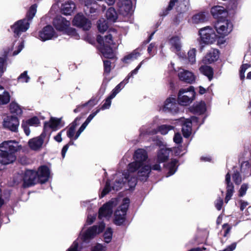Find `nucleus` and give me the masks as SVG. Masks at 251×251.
Listing matches in <instances>:
<instances>
[{"mask_svg": "<svg viewBox=\"0 0 251 251\" xmlns=\"http://www.w3.org/2000/svg\"><path fill=\"white\" fill-rule=\"evenodd\" d=\"M120 34L114 29L108 30L104 37L98 35L97 41L100 44V50L102 55L107 58H113L114 52L110 45L115 44V41L119 38Z\"/></svg>", "mask_w": 251, "mask_h": 251, "instance_id": "nucleus-3", "label": "nucleus"}, {"mask_svg": "<svg viewBox=\"0 0 251 251\" xmlns=\"http://www.w3.org/2000/svg\"><path fill=\"white\" fill-rule=\"evenodd\" d=\"M108 22L104 19L100 20L98 23V27L100 32L103 33L108 29Z\"/></svg>", "mask_w": 251, "mask_h": 251, "instance_id": "nucleus-45", "label": "nucleus"}, {"mask_svg": "<svg viewBox=\"0 0 251 251\" xmlns=\"http://www.w3.org/2000/svg\"><path fill=\"white\" fill-rule=\"evenodd\" d=\"M250 67V65L248 64H243L240 71V76L241 79H243L245 78V73L247 69Z\"/></svg>", "mask_w": 251, "mask_h": 251, "instance_id": "nucleus-55", "label": "nucleus"}, {"mask_svg": "<svg viewBox=\"0 0 251 251\" xmlns=\"http://www.w3.org/2000/svg\"><path fill=\"white\" fill-rule=\"evenodd\" d=\"M248 188V184L247 183H243L241 185L240 189L239 190V196L240 197H243L246 194V191Z\"/></svg>", "mask_w": 251, "mask_h": 251, "instance_id": "nucleus-53", "label": "nucleus"}, {"mask_svg": "<svg viewBox=\"0 0 251 251\" xmlns=\"http://www.w3.org/2000/svg\"><path fill=\"white\" fill-rule=\"evenodd\" d=\"M112 230L110 228H108L104 234V239L106 243H109L112 239Z\"/></svg>", "mask_w": 251, "mask_h": 251, "instance_id": "nucleus-50", "label": "nucleus"}, {"mask_svg": "<svg viewBox=\"0 0 251 251\" xmlns=\"http://www.w3.org/2000/svg\"><path fill=\"white\" fill-rule=\"evenodd\" d=\"M30 79V76L27 75V71H25L22 73L17 78L19 83H28Z\"/></svg>", "mask_w": 251, "mask_h": 251, "instance_id": "nucleus-44", "label": "nucleus"}, {"mask_svg": "<svg viewBox=\"0 0 251 251\" xmlns=\"http://www.w3.org/2000/svg\"><path fill=\"white\" fill-rule=\"evenodd\" d=\"M162 110L172 113H176L178 110V105L175 98H168L164 102Z\"/></svg>", "mask_w": 251, "mask_h": 251, "instance_id": "nucleus-21", "label": "nucleus"}, {"mask_svg": "<svg viewBox=\"0 0 251 251\" xmlns=\"http://www.w3.org/2000/svg\"><path fill=\"white\" fill-rule=\"evenodd\" d=\"M140 55V53L138 51L135 50L131 53L125 56L123 59V61L125 63H129L135 59H137Z\"/></svg>", "mask_w": 251, "mask_h": 251, "instance_id": "nucleus-39", "label": "nucleus"}, {"mask_svg": "<svg viewBox=\"0 0 251 251\" xmlns=\"http://www.w3.org/2000/svg\"><path fill=\"white\" fill-rule=\"evenodd\" d=\"M29 27V22L26 19L19 20L11 25V28L14 35L19 36L22 32H25Z\"/></svg>", "mask_w": 251, "mask_h": 251, "instance_id": "nucleus-14", "label": "nucleus"}, {"mask_svg": "<svg viewBox=\"0 0 251 251\" xmlns=\"http://www.w3.org/2000/svg\"><path fill=\"white\" fill-rule=\"evenodd\" d=\"M171 150L166 147L161 148L157 152V162L158 163L164 162L168 160Z\"/></svg>", "mask_w": 251, "mask_h": 251, "instance_id": "nucleus-30", "label": "nucleus"}, {"mask_svg": "<svg viewBox=\"0 0 251 251\" xmlns=\"http://www.w3.org/2000/svg\"><path fill=\"white\" fill-rule=\"evenodd\" d=\"M36 8L37 6L35 4H34L30 7L26 15V19L28 20V22L32 20L35 16L37 11Z\"/></svg>", "mask_w": 251, "mask_h": 251, "instance_id": "nucleus-48", "label": "nucleus"}, {"mask_svg": "<svg viewBox=\"0 0 251 251\" xmlns=\"http://www.w3.org/2000/svg\"><path fill=\"white\" fill-rule=\"evenodd\" d=\"M24 45L23 41H21L18 44L17 50H15L13 52V55H16L18 54L22 50V49L24 48Z\"/></svg>", "mask_w": 251, "mask_h": 251, "instance_id": "nucleus-59", "label": "nucleus"}, {"mask_svg": "<svg viewBox=\"0 0 251 251\" xmlns=\"http://www.w3.org/2000/svg\"><path fill=\"white\" fill-rule=\"evenodd\" d=\"M40 124V121L39 119L35 116L31 118L26 120L25 123H23L22 125V126L24 129L25 134L28 136L30 134V131L29 128V126H37Z\"/></svg>", "mask_w": 251, "mask_h": 251, "instance_id": "nucleus-25", "label": "nucleus"}, {"mask_svg": "<svg viewBox=\"0 0 251 251\" xmlns=\"http://www.w3.org/2000/svg\"><path fill=\"white\" fill-rule=\"evenodd\" d=\"M104 71L109 73L110 71L111 62L108 60L103 61Z\"/></svg>", "mask_w": 251, "mask_h": 251, "instance_id": "nucleus-58", "label": "nucleus"}, {"mask_svg": "<svg viewBox=\"0 0 251 251\" xmlns=\"http://www.w3.org/2000/svg\"><path fill=\"white\" fill-rule=\"evenodd\" d=\"M219 57V52L218 50L216 49H211L210 50L202 59V62L204 64H211L217 61Z\"/></svg>", "mask_w": 251, "mask_h": 251, "instance_id": "nucleus-26", "label": "nucleus"}, {"mask_svg": "<svg viewBox=\"0 0 251 251\" xmlns=\"http://www.w3.org/2000/svg\"><path fill=\"white\" fill-rule=\"evenodd\" d=\"M130 200L128 198H124L122 204L116 209L114 215V222L118 226L122 225L126 220V211L128 208Z\"/></svg>", "mask_w": 251, "mask_h": 251, "instance_id": "nucleus-7", "label": "nucleus"}, {"mask_svg": "<svg viewBox=\"0 0 251 251\" xmlns=\"http://www.w3.org/2000/svg\"><path fill=\"white\" fill-rule=\"evenodd\" d=\"M226 194L225 202L227 203L232 197L234 192V186L230 181V175L228 173L226 176Z\"/></svg>", "mask_w": 251, "mask_h": 251, "instance_id": "nucleus-27", "label": "nucleus"}, {"mask_svg": "<svg viewBox=\"0 0 251 251\" xmlns=\"http://www.w3.org/2000/svg\"><path fill=\"white\" fill-rule=\"evenodd\" d=\"M63 32H65L68 35L74 37L75 39H78L79 38V36L76 32L75 29L70 27V26L68 27L66 30H64Z\"/></svg>", "mask_w": 251, "mask_h": 251, "instance_id": "nucleus-49", "label": "nucleus"}, {"mask_svg": "<svg viewBox=\"0 0 251 251\" xmlns=\"http://www.w3.org/2000/svg\"><path fill=\"white\" fill-rule=\"evenodd\" d=\"M20 149L19 143L15 140L2 142L0 145V163L6 165L16 160L15 152Z\"/></svg>", "mask_w": 251, "mask_h": 251, "instance_id": "nucleus-4", "label": "nucleus"}, {"mask_svg": "<svg viewBox=\"0 0 251 251\" xmlns=\"http://www.w3.org/2000/svg\"><path fill=\"white\" fill-rule=\"evenodd\" d=\"M85 4L84 11L86 14L96 13L98 8L97 2L94 0H82Z\"/></svg>", "mask_w": 251, "mask_h": 251, "instance_id": "nucleus-29", "label": "nucleus"}, {"mask_svg": "<svg viewBox=\"0 0 251 251\" xmlns=\"http://www.w3.org/2000/svg\"><path fill=\"white\" fill-rule=\"evenodd\" d=\"M75 8V4L72 1H68L62 4L61 11L65 15H70Z\"/></svg>", "mask_w": 251, "mask_h": 251, "instance_id": "nucleus-31", "label": "nucleus"}, {"mask_svg": "<svg viewBox=\"0 0 251 251\" xmlns=\"http://www.w3.org/2000/svg\"><path fill=\"white\" fill-rule=\"evenodd\" d=\"M126 82L125 81V79L120 83L118 85H117L116 87L113 90L111 95V98H114L116 95L120 92V91L126 85Z\"/></svg>", "mask_w": 251, "mask_h": 251, "instance_id": "nucleus-46", "label": "nucleus"}, {"mask_svg": "<svg viewBox=\"0 0 251 251\" xmlns=\"http://www.w3.org/2000/svg\"><path fill=\"white\" fill-rule=\"evenodd\" d=\"M134 161L128 165V171L133 173L136 172L137 177L141 181L146 180L151 171L147 151L144 149H138L134 153Z\"/></svg>", "mask_w": 251, "mask_h": 251, "instance_id": "nucleus-1", "label": "nucleus"}, {"mask_svg": "<svg viewBox=\"0 0 251 251\" xmlns=\"http://www.w3.org/2000/svg\"><path fill=\"white\" fill-rule=\"evenodd\" d=\"M104 227L105 224L103 222H101L99 224V226H94L89 228L82 235V238L83 243L88 242L90 239L102 232Z\"/></svg>", "mask_w": 251, "mask_h": 251, "instance_id": "nucleus-13", "label": "nucleus"}, {"mask_svg": "<svg viewBox=\"0 0 251 251\" xmlns=\"http://www.w3.org/2000/svg\"><path fill=\"white\" fill-rule=\"evenodd\" d=\"M197 50L195 49H190L187 53V59L188 62L191 64H194L196 63V56Z\"/></svg>", "mask_w": 251, "mask_h": 251, "instance_id": "nucleus-43", "label": "nucleus"}, {"mask_svg": "<svg viewBox=\"0 0 251 251\" xmlns=\"http://www.w3.org/2000/svg\"><path fill=\"white\" fill-rule=\"evenodd\" d=\"M73 140H70V141L69 142V143L66 145L65 146H64L62 150V152H61V154H62V156L63 158H64L65 156V154H66V152L68 150V148H69V145H73L74 144V142L72 141Z\"/></svg>", "mask_w": 251, "mask_h": 251, "instance_id": "nucleus-56", "label": "nucleus"}, {"mask_svg": "<svg viewBox=\"0 0 251 251\" xmlns=\"http://www.w3.org/2000/svg\"><path fill=\"white\" fill-rule=\"evenodd\" d=\"M236 247V244L235 243H233L228 246L226 248L220 251H232L235 249Z\"/></svg>", "mask_w": 251, "mask_h": 251, "instance_id": "nucleus-62", "label": "nucleus"}, {"mask_svg": "<svg viewBox=\"0 0 251 251\" xmlns=\"http://www.w3.org/2000/svg\"><path fill=\"white\" fill-rule=\"evenodd\" d=\"M14 181L16 184L23 181L25 187H29L39 182L36 172L31 170H27L24 173L18 174L14 177Z\"/></svg>", "mask_w": 251, "mask_h": 251, "instance_id": "nucleus-6", "label": "nucleus"}, {"mask_svg": "<svg viewBox=\"0 0 251 251\" xmlns=\"http://www.w3.org/2000/svg\"><path fill=\"white\" fill-rule=\"evenodd\" d=\"M194 112L199 115L203 114L206 110V104L204 102L201 101L196 103L193 107Z\"/></svg>", "mask_w": 251, "mask_h": 251, "instance_id": "nucleus-36", "label": "nucleus"}, {"mask_svg": "<svg viewBox=\"0 0 251 251\" xmlns=\"http://www.w3.org/2000/svg\"><path fill=\"white\" fill-rule=\"evenodd\" d=\"M118 203L117 199H112L108 202L104 204L99 210V217L100 219L105 218L109 219L112 214L113 208Z\"/></svg>", "mask_w": 251, "mask_h": 251, "instance_id": "nucleus-11", "label": "nucleus"}, {"mask_svg": "<svg viewBox=\"0 0 251 251\" xmlns=\"http://www.w3.org/2000/svg\"><path fill=\"white\" fill-rule=\"evenodd\" d=\"M174 129V126L170 125H163L158 127L157 129H151L147 126H142L140 128V136L144 137L146 135H152L160 132L166 135L170 130Z\"/></svg>", "mask_w": 251, "mask_h": 251, "instance_id": "nucleus-9", "label": "nucleus"}, {"mask_svg": "<svg viewBox=\"0 0 251 251\" xmlns=\"http://www.w3.org/2000/svg\"><path fill=\"white\" fill-rule=\"evenodd\" d=\"M53 25L57 30L64 31L70 26V22L61 16H57L53 19Z\"/></svg>", "mask_w": 251, "mask_h": 251, "instance_id": "nucleus-19", "label": "nucleus"}, {"mask_svg": "<svg viewBox=\"0 0 251 251\" xmlns=\"http://www.w3.org/2000/svg\"><path fill=\"white\" fill-rule=\"evenodd\" d=\"M206 21H207V18L205 15L203 13H200L193 16L189 22L194 24H198L204 23Z\"/></svg>", "mask_w": 251, "mask_h": 251, "instance_id": "nucleus-33", "label": "nucleus"}, {"mask_svg": "<svg viewBox=\"0 0 251 251\" xmlns=\"http://www.w3.org/2000/svg\"><path fill=\"white\" fill-rule=\"evenodd\" d=\"M105 16L107 21L109 22H116L118 18L117 13L113 7H110L107 10Z\"/></svg>", "mask_w": 251, "mask_h": 251, "instance_id": "nucleus-38", "label": "nucleus"}, {"mask_svg": "<svg viewBox=\"0 0 251 251\" xmlns=\"http://www.w3.org/2000/svg\"><path fill=\"white\" fill-rule=\"evenodd\" d=\"M92 102V100H89L87 102H86V103H85L83 104L78 105L77 106V107L75 109H74V112L75 113H77V112H78L80 111V110H81V109L82 108H83L84 107L87 106L89 104L91 103Z\"/></svg>", "mask_w": 251, "mask_h": 251, "instance_id": "nucleus-60", "label": "nucleus"}, {"mask_svg": "<svg viewBox=\"0 0 251 251\" xmlns=\"http://www.w3.org/2000/svg\"><path fill=\"white\" fill-rule=\"evenodd\" d=\"M177 168V161L175 159L172 160L166 166V168L168 171L166 176L168 177L174 175L176 172Z\"/></svg>", "mask_w": 251, "mask_h": 251, "instance_id": "nucleus-37", "label": "nucleus"}, {"mask_svg": "<svg viewBox=\"0 0 251 251\" xmlns=\"http://www.w3.org/2000/svg\"><path fill=\"white\" fill-rule=\"evenodd\" d=\"M57 37V34L50 25L46 26L39 32L38 38L42 41L50 40Z\"/></svg>", "mask_w": 251, "mask_h": 251, "instance_id": "nucleus-16", "label": "nucleus"}, {"mask_svg": "<svg viewBox=\"0 0 251 251\" xmlns=\"http://www.w3.org/2000/svg\"><path fill=\"white\" fill-rule=\"evenodd\" d=\"M205 119V117L200 118L193 116L190 119L181 118L178 120V122L182 126L183 136L185 138L189 137L192 133V126H200L203 123Z\"/></svg>", "mask_w": 251, "mask_h": 251, "instance_id": "nucleus-5", "label": "nucleus"}, {"mask_svg": "<svg viewBox=\"0 0 251 251\" xmlns=\"http://www.w3.org/2000/svg\"><path fill=\"white\" fill-rule=\"evenodd\" d=\"M19 125L18 118L15 116H8L3 121V126L12 131H16Z\"/></svg>", "mask_w": 251, "mask_h": 251, "instance_id": "nucleus-22", "label": "nucleus"}, {"mask_svg": "<svg viewBox=\"0 0 251 251\" xmlns=\"http://www.w3.org/2000/svg\"><path fill=\"white\" fill-rule=\"evenodd\" d=\"M81 205L84 207H88V209L92 208L91 204L90 203V201H83L81 202Z\"/></svg>", "mask_w": 251, "mask_h": 251, "instance_id": "nucleus-64", "label": "nucleus"}, {"mask_svg": "<svg viewBox=\"0 0 251 251\" xmlns=\"http://www.w3.org/2000/svg\"><path fill=\"white\" fill-rule=\"evenodd\" d=\"M117 4L119 12L123 16L130 14L133 11L131 0H118Z\"/></svg>", "mask_w": 251, "mask_h": 251, "instance_id": "nucleus-18", "label": "nucleus"}, {"mask_svg": "<svg viewBox=\"0 0 251 251\" xmlns=\"http://www.w3.org/2000/svg\"><path fill=\"white\" fill-rule=\"evenodd\" d=\"M215 28L219 35L225 36L232 30L233 25L231 22L227 20H219L215 24Z\"/></svg>", "mask_w": 251, "mask_h": 251, "instance_id": "nucleus-12", "label": "nucleus"}, {"mask_svg": "<svg viewBox=\"0 0 251 251\" xmlns=\"http://www.w3.org/2000/svg\"><path fill=\"white\" fill-rule=\"evenodd\" d=\"M182 138L179 133H176L174 137V141L176 144H180L181 143Z\"/></svg>", "mask_w": 251, "mask_h": 251, "instance_id": "nucleus-57", "label": "nucleus"}, {"mask_svg": "<svg viewBox=\"0 0 251 251\" xmlns=\"http://www.w3.org/2000/svg\"><path fill=\"white\" fill-rule=\"evenodd\" d=\"M195 95L193 86L187 89H180L178 95V101L182 105H187L194 100Z\"/></svg>", "mask_w": 251, "mask_h": 251, "instance_id": "nucleus-8", "label": "nucleus"}, {"mask_svg": "<svg viewBox=\"0 0 251 251\" xmlns=\"http://www.w3.org/2000/svg\"><path fill=\"white\" fill-rule=\"evenodd\" d=\"M10 99L9 93L4 91V88L0 85V104H6L8 103Z\"/></svg>", "mask_w": 251, "mask_h": 251, "instance_id": "nucleus-34", "label": "nucleus"}, {"mask_svg": "<svg viewBox=\"0 0 251 251\" xmlns=\"http://www.w3.org/2000/svg\"><path fill=\"white\" fill-rule=\"evenodd\" d=\"M199 70L201 73L208 77L209 81L212 79L213 71L211 67L208 66H202Z\"/></svg>", "mask_w": 251, "mask_h": 251, "instance_id": "nucleus-35", "label": "nucleus"}, {"mask_svg": "<svg viewBox=\"0 0 251 251\" xmlns=\"http://www.w3.org/2000/svg\"><path fill=\"white\" fill-rule=\"evenodd\" d=\"M211 12L213 17L217 19L226 17L227 15V10L224 7L219 5L213 7Z\"/></svg>", "mask_w": 251, "mask_h": 251, "instance_id": "nucleus-28", "label": "nucleus"}, {"mask_svg": "<svg viewBox=\"0 0 251 251\" xmlns=\"http://www.w3.org/2000/svg\"><path fill=\"white\" fill-rule=\"evenodd\" d=\"M9 109L11 113L17 115H21L23 111L20 105L15 101H12L9 105Z\"/></svg>", "mask_w": 251, "mask_h": 251, "instance_id": "nucleus-41", "label": "nucleus"}, {"mask_svg": "<svg viewBox=\"0 0 251 251\" xmlns=\"http://www.w3.org/2000/svg\"><path fill=\"white\" fill-rule=\"evenodd\" d=\"M241 171L245 177L251 175V164L247 161L243 162L241 165Z\"/></svg>", "mask_w": 251, "mask_h": 251, "instance_id": "nucleus-42", "label": "nucleus"}, {"mask_svg": "<svg viewBox=\"0 0 251 251\" xmlns=\"http://www.w3.org/2000/svg\"><path fill=\"white\" fill-rule=\"evenodd\" d=\"M144 62V60H142L134 70H132L130 73L128 74L127 76L125 79L126 83H127L128 82L129 79L130 77H133L134 75H135L138 73L139 70L141 68Z\"/></svg>", "mask_w": 251, "mask_h": 251, "instance_id": "nucleus-47", "label": "nucleus"}, {"mask_svg": "<svg viewBox=\"0 0 251 251\" xmlns=\"http://www.w3.org/2000/svg\"><path fill=\"white\" fill-rule=\"evenodd\" d=\"M73 23L74 25L82 28L85 30H89L91 25L90 21L80 13L77 14L74 17Z\"/></svg>", "mask_w": 251, "mask_h": 251, "instance_id": "nucleus-17", "label": "nucleus"}, {"mask_svg": "<svg viewBox=\"0 0 251 251\" xmlns=\"http://www.w3.org/2000/svg\"><path fill=\"white\" fill-rule=\"evenodd\" d=\"M39 182L41 183L47 181L50 176L49 169L45 166L40 167L38 171L36 172Z\"/></svg>", "mask_w": 251, "mask_h": 251, "instance_id": "nucleus-23", "label": "nucleus"}, {"mask_svg": "<svg viewBox=\"0 0 251 251\" xmlns=\"http://www.w3.org/2000/svg\"><path fill=\"white\" fill-rule=\"evenodd\" d=\"M169 44L172 50L177 53L180 57L183 58L180 52L181 44L179 37L178 36L172 37L169 40Z\"/></svg>", "mask_w": 251, "mask_h": 251, "instance_id": "nucleus-24", "label": "nucleus"}, {"mask_svg": "<svg viewBox=\"0 0 251 251\" xmlns=\"http://www.w3.org/2000/svg\"><path fill=\"white\" fill-rule=\"evenodd\" d=\"M137 177L133 173L129 172L128 169L126 172L117 173L114 176L112 182L111 183L109 180L106 181L104 188L100 195V198L104 197L112 190L118 191L126 185H127L129 189L134 188L137 184Z\"/></svg>", "mask_w": 251, "mask_h": 251, "instance_id": "nucleus-2", "label": "nucleus"}, {"mask_svg": "<svg viewBox=\"0 0 251 251\" xmlns=\"http://www.w3.org/2000/svg\"><path fill=\"white\" fill-rule=\"evenodd\" d=\"M223 203V199L221 198H219L215 202V206L216 208L220 210L222 208V206Z\"/></svg>", "mask_w": 251, "mask_h": 251, "instance_id": "nucleus-61", "label": "nucleus"}, {"mask_svg": "<svg viewBox=\"0 0 251 251\" xmlns=\"http://www.w3.org/2000/svg\"><path fill=\"white\" fill-rule=\"evenodd\" d=\"M63 130H62L61 131L59 132L57 134V135H56L54 137V140L60 143L62 141V137H61V135H62V132H63Z\"/></svg>", "mask_w": 251, "mask_h": 251, "instance_id": "nucleus-63", "label": "nucleus"}, {"mask_svg": "<svg viewBox=\"0 0 251 251\" xmlns=\"http://www.w3.org/2000/svg\"><path fill=\"white\" fill-rule=\"evenodd\" d=\"M61 126L60 119L51 118L50 121L45 123V127H49L53 130H55Z\"/></svg>", "mask_w": 251, "mask_h": 251, "instance_id": "nucleus-32", "label": "nucleus"}, {"mask_svg": "<svg viewBox=\"0 0 251 251\" xmlns=\"http://www.w3.org/2000/svg\"><path fill=\"white\" fill-rule=\"evenodd\" d=\"M81 119L80 117H77L75 121L72 123V125L70 126L69 128L67 131V136L70 138L71 140H73L74 137L75 136V127L76 126L78 125L76 123L77 121H79Z\"/></svg>", "mask_w": 251, "mask_h": 251, "instance_id": "nucleus-40", "label": "nucleus"}, {"mask_svg": "<svg viewBox=\"0 0 251 251\" xmlns=\"http://www.w3.org/2000/svg\"><path fill=\"white\" fill-rule=\"evenodd\" d=\"M113 98H111V95H110L106 100L104 103L101 106V109L102 110H104L106 109H108L111 104V100Z\"/></svg>", "mask_w": 251, "mask_h": 251, "instance_id": "nucleus-54", "label": "nucleus"}, {"mask_svg": "<svg viewBox=\"0 0 251 251\" xmlns=\"http://www.w3.org/2000/svg\"><path fill=\"white\" fill-rule=\"evenodd\" d=\"M199 33L201 41L205 44H212L217 39L214 30L209 26L201 28Z\"/></svg>", "mask_w": 251, "mask_h": 251, "instance_id": "nucleus-10", "label": "nucleus"}, {"mask_svg": "<svg viewBox=\"0 0 251 251\" xmlns=\"http://www.w3.org/2000/svg\"><path fill=\"white\" fill-rule=\"evenodd\" d=\"M232 178L236 184L239 185L242 181V177L238 171H234Z\"/></svg>", "mask_w": 251, "mask_h": 251, "instance_id": "nucleus-52", "label": "nucleus"}, {"mask_svg": "<svg viewBox=\"0 0 251 251\" xmlns=\"http://www.w3.org/2000/svg\"><path fill=\"white\" fill-rule=\"evenodd\" d=\"M46 136V134L43 132L39 136L29 140L28 141L29 148L34 151L40 150L42 147Z\"/></svg>", "mask_w": 251, "mask_h": 251, "instance_id": "nucleus-20", "label": "nucleus"}, {"mask_svg": "<svg viewBox=\"0 0 251 251\" xmlns=\"http://www.w3.org/2000/svg\"><path fill=\"white\" fill-rule=\"evenodd\" d=\"M6 70V59L4 57H0V77Z\"/></svg>", "mask_w": 251, "mask_h": 251, "instance_id": "nucleus-51", "label": "nucleus"}, {"mask_svg": "<svg viewBox=\"0 0 251 251\" xmlns=\"http://www.w3.org/2000/svg\"><path fill=\"white\" fill-rule=\"evenodd\" d=\"M176 71L177 76L180 80L188 83L195 82L196 76L192 72L181 67L178 68Z\"/></svg>", "mask_w": 251, "mask_h": 251, "instance_id": "nucleus-15", "label": "nucleus"}]
</instances>
